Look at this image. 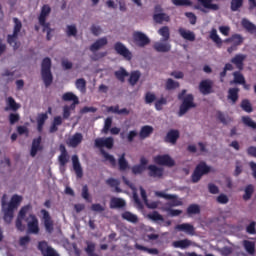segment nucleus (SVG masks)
I'll return each mask as SVG.
<instances>
[{
  "mask_svg": "<svg viewBox=\"0 0 256 256\" xmlns=\"http://www.w3.org/2000/svg\"><path fill=\"white\" fill-rule=\"evenodd\" d=\"M29 211H31V204L23 206L20 209L16 219V229L18 231H25V225H23V221H25L27 223L28 233L37 235L39 233V219H37L35 214H29L27 217Z\"/></svg>",
  "mask_w": 256,
  "mask_h": 256,
  "instance_id": "nucleus-1",
  "label": "nucleus"
},
{
  "mask_svg": "<svg viewBox=\"0 0 256 256\" xmlns=\"http://www.w3.org/2000/svg\"><path fill=\"white\" fill-rule=\"evenodd\" d=\"M5 197H7L6 194H4L2 197V208L4 211V221L6 223H11V221H13V215H14L15 209H17V207H19V205L21 204V201H23V197L15 194L12 196V198L8 204H6V202H5Z\"/></svg>",
  "mask_w": 256,
  "mask_h": 256,
  "instance_id": "nucleus-2",
  "label": "nucleus"
},
{
  "mask_svg": "<svg viewBox=\"0 0 256 256\" xmlns=\"http://www.w3.org/2000/svg\"><path fill=\"white\" fill-rule=\"evenodd\" d=\"M41 76L45 87H50L53 83V74L51 73V58L46 57L42 60Z\"/></svg>",
  "mask_w": 256,
  "mask_h": 256,
  "instance_id": "nucleus-3",
  "label": "nucleus"
},
{
  "mask_svg": "<svg viewBox=\"0 0 256 256\" xmlns=\"http://www.w3.org/2000/svg\"><path fill=\"white\" fill-rule=\"evenodd\" d=\"M108 41L106 37H102L98 40H96L91 46L90 51L93 53L92 60L93 61H99V59H103V57L107 56V52H99L95 53L96 51H99V49H103L105 45H107Z\"/></svg>",
  "mask_w": 256,
  "mask_h": 256,
  "instance_id": "nucleus-4",
  "label": "nucleus"
},
{
  "mask_svg": "<svg viewBox=\"0 0 256 256\" xmlns=\"http://www.w3.org/2000/svg\"><path fill=\"white\" fill-rule=\"evenodd\" d=\"M210 171L211 167L207 166V163L200 162L192 173V183H199V181H201V177H203V175H207Z\"/></svg>",
  "mask_w": 256,
  "mask_h": 256,
  "instance_id": "nucleus-5",
  "label": "nucleus"
},
{
  "mask_svg": "<svg viewBox=\"0 0 256 256\" xmlns=\"http://www.w3.org/2000/svg\"><path fill=\"white\" fill-rule=\"evenodd\" d=\"M195 98L193 97V94H188L183 99L182 104L180 105L178 116L183 117L189 109H195L196 105L195 102H193Z\"/></svg>",
  "mask_w": 256,
  "mask_h": 256,
  "instance_id": "nucleus-6",
  "label": "nucleus"
},
{
  "mask_svg": "<svg viewBox=\"0 0 256 256\" xmlns=\"http://www.w3.org/2000/svg\"><path fill=\"white\" fill-rule=\"evenodd\" d=\"M155 196L166 199V201H171V207H181L183 205V201L175 194H165L163 191H156Z\"/></svg>",
  "mask_w": 256,
  "mask_h": 256,
  "instance_id": "nucleus-7",
  "label": "nucleus"
},
{
  "mask_svg": "<svg viewBox=\"0 0 256 256\" xmlns=\"http://www.w3.org/2000/svg\"><path fill=\"white\" fill-rule=\"evenodd\" d=\"M132 37L137 47H147L151 43V39L141 31H135Z\"/></svg>",
  "mask_w": 256,
  "mask_h": 256,
  "instance_id": "nucleus-8",
  "label": "nucleus"
},
{
  "mask_svg": "<svg viewBox=\"0 0 256 256\" xmlns=\"http://www.w3.org/2000/svg\"><path fill=\"white\" fill-rule=\"evenodd\" d=\"M95 147L97 149H103V147H106V149H113V146L115 145V140L113 137H106V138H97L94 141Z\"/></svg>",
  "mask_w": 256,
  "mask_h": 256,
  "instance_id": "nucleus-9",
  "label": "nucleus"
},
{
  "mask_svg": "<svg viewBox=\"0 0 256 256\" xmlns=\"http://www.w3.org/2000/svg\"><path fill=\"white\" fill-rule=\"evenodd\" d=\"M114 50L118 55H121V57H124L127 61H131L133 58V54H131V51L127 47L124 46L121 42H116L114 44Z\"/></svg>",
  "mask_w": 256,
  "mask_h": 256,
  "instance_id": "nucleus-10",
  "label": "nucleus"
},
{
  "mask_svg": "<svg viewBox=\"0 0 256 256\" xmlns=\"http://www.w3.org/2000/svg\"><path fill=\"white\" fill-rule=\"evenodd\" d=\"M154 163H156L157 165H164L165 167L175 166V160L167 154L157 155L156 157H154Z\"/></svg>",
  "mask_w": 256,
  "mask_h": 256,
  "instance_id": "nucleus-11",
  "label": "nucleus"
},
{
  "mask_svg": "<svg viewBox=\"0 0 256 256\" xmlns=\"http://www.w3.org/2000/svg\"><path fill=\"white\" fill-rule=\"evenodd\" d=\"M38 250L42 253L43 256H59L57 251L53 247L49 246L47 241H40L38 243Z\"/></svg>",
  "mask_w": 256,
  "mask_h": 256,
  "instance_id": "nucleus-12",
  "label": "nucleus"
},
{
  "mask_svg": "<svg viewBox=\"0 0 256 256\" xmlns=\"http://www.w3.org/2000/svg\"><path fill=\"white\" fill-rule=\"evenodd\" d=\"M40 213L47 233H53V219H51V214L45 209H42Z\"/></svg>",
  "mask_w": 256,
  "mask_h": 256,
  "instance_id": "nucleus-13",
  "label": "nucleus"
},
{
  "mask_svg": "<svg viewBox=\"0 0 256 256\" xmlns=\"http://www.w3.org/2000/svg\"><path fill=\"white\" fill-rule=\"evenodd\" d=\"M210 39L217 45L219 49L223 46V43H233V40L231 37L226 38L224 41L219 37V34H217V29L213 28L210 32Z\"/></svg>",
  "mask_w": 256,
  "mask_h": 256,
  "instance_id": "nucleus-14",
  "label": "nucleus"
},
{
  "mask_svg": "<svg viewBox=\"0 0 256 256\" xmlns=\"http://www.w3.org/2000/svg\"><path fill=\"white\" fill-rule=\"evenodd\" d=\"M59 149H60V155L58 156V162H59L60 168H63L69 162V159H70L69 152H67V148L63 144L60 145Z\"/></svg>",
  "mask_w": 256,
  "mask_h": 256,
  "instance_id": "nucleus-15",
  "label": "nucleus"
},
{
  "mask_svg": "<svg viewBox=\"0 0 256 256\" xmlns=\"http://www.w3.org/2000/svg\"><path fill=\"white\" fill-rule=\"evenodd\" d=\"M245 59H247L245 54H236L233 58H231L230 63L235 65L236 69L239 71H243L245 67Z\"/></svg>",
  "mask_w": 256,
  "mask_h": 256,
  "instance_id": "nucleus-16",
  "label": "nucleus"
},
{
  "mask_svg": "<svg viewBox=\"0 0 256 256\" xmlns=\"http://www.w3.org/2000/svg\"><path fill=\"white\" fill-rule=\"evenodd\" d=\"M199 91L202 95H209L213 92V81L202 80L199 84Z\"/></svg>",
  "mask_w": 256,
  "mask_h": 256,
  "instance_id": "nucleus-17",
  "label": "nucleus"
},
{
  "mask_svg": "<svg viewBox=\"0 0 256 256\" xmlns=\"http://www.w3.org/2000/svg\"><path fill=\"white\" fill-rule=\"evenodd\" d=\"M41 141H42L41 136H38L37 138L33 139L31 150H30L31 157H36L39 151H43V145H41Z\"/></svg>",
  "mask_w": 256,
  "mask_h": 256,
  "instance_id": "nucleus-18",
  "label": "nucleus"
},
{
  "mask_svg": "<svg viewBox=\"0 0 256 256\" xmlns=\"http://www.w3.org/2000/svg\"><path fill=\"white\" fill-rule=\"evenodd\" d=\"M148 171L149 177H153L154 179H161L163 177V168H159L156 165H149Z\"/></svg>",
  "mask_w": 256,
  "mask_h": 256,
  "instance_id": "nucleus-19",
  "label": "nucleus"
},
{
  "mask_svg": "<svg viewBox=\"0 0 256 256\" xmlns=\"http://www.w3.org/2000/svg\"><path fill=\"white\" fill-rule=\"evenodd\" d=\"M72 165L76 176L78 177V179H81V177H83V168L81 167V163L79 162V156H72Z\"/></svg>",
  "mask_w": 256,
  "mask_h": 256,
  "instance_id": "nucleus-20",
  "label": "nucleus"
},
{
  "mask_svg": "<svg viewBox=\"0 0 256 256\" xmlns=\"http://www.w3.org/2000/svg\"><path fill=\"white\" fill-rule=\"evenodd\" d=\"M51 15V6L44 4L41 8L40 15L38 16L39 23L44 24L47 21V17Z\"/></svg>",
  "mask_w": 256,
  "mask_h": 256,
  "instance_id": "nucleus-21",
  "label": "nucleus"
},
{
  "mask_svg": "<svg viewBox=\"0 0 256 256\" xmlns=\"http://www.w3.org/2000/svg\"><path fill=\"white\" fill-rule=\"evenodd\" d=\"M177 231H183L186 235H195V227L189 223H183L176 225Z\"/></svg>",
  "mask_w": 256,
  "mask_h": 256,
  "instance_id": "nucleus-22",
  "label": "nucleus"
},
{
  "mask_svg": "<svg viewBox=\"0 0 256 256\" xmlns=\"http://www.w3.org/2000/svg\"><path fill=\"white\" fill-rule=\"evenodd\" d=\"M49 119L47 113H40L38 114L36 121H37V131L38 133H43V127H45V121Z\"/></svg>",
  "mask_w": 256,
  "mask_h": 256,
  "instance_id": "nucleus-23",
  "label": "nucleus"
},
{
  "mask_svg": "<svg viewBox=\"0 0 256 256\" xmlns=\"http://www.w3.org/2000/svg\"><path fill=\"white\" fill-rule=\"evenodd\" d=\"M177 139H179V130L172 129L168 131L164 141L165 143H172V145H175V143H177Z\"/></svg>",
  "mask_w": 256,
  "mask_h": 256,
  "instance_id": "nucleus-24",
  "label": "nucleus"
},
{
  "mask_svg": "<svg viewBox=\"0 0 256 256\" xmlns=\"http://www.w3.org/2000/svg\"><path fill=\"white\" fill-rule=\"evenodd\" d=\"M6 103L7 106L4 108V111H19L21 109V105L11 96L7 98Z\"/></svg>",
  "mask_w": 256,
  "mask_h": 256,
  "instance_id": "nucleus-25",
  "label": "nucleus"
},
{
  "mask_svg": "<svg viewBox=\"0 0 256 256\" xmlns=\"http://www.w3.org/2000/svg\"><path fill=\"white\" fill-rule=\"evenodd\" d=\"M179 35L182 37V39H185V41H195V33L191 32V30H187L185 28H179L178 29Z\"/></svg>",
  "mask_w": 256,
  "mask_h": 256,
  "instance_id": "nucleus-26",
  "label": "nucleus"
},
{
  "mask_svg": "<svg viewBox=\"0 0 256 256\" xmlns=\"http://www.w3.org/2000/svg\"><path fill=\"white\" fill-rule=\"evenodd\" d=\"M153 48L155 51H157V53H169V51H171V44L156 42L154 43Z\"/></svg>",
  "mask_w": 256,
  "mask_h": 256,
  "instance_id": "nucleus-27",
  "label": "nucleus"
},
{
  "mask_svg": "<svg viewBox=\"0 0 256 256\" xmlns=\"http://www.w3.org/2000/svg\"><path fill=\"white\" fill-rule=\"evenodd\" d=\"M153 131V126H142L139 132L140 139H147V137H151V135H153Z\"/></svg>",
  "mask_w": 256,
  "mask_h": 256,
  "instance_id": "nucleus-28",
  "label": "nucleus"
},
{
  "mask_svg": "<svg viewBox=\"0 0 256 256\" xmlns=\"http://www.w3.org/2000/svg\"><path fill=\"white\" fill-rule=\"evenodd\" d=\"M83 141V134L81 133H75L72 138L69 140L70 147H79Z\"/></svg>",
  "mask_w": 256,
  "mask_h": 256,
  "instance_id": "nucleus-29",
  "label": "nucleus"
},
{
  "mask_svg": "<svg viewBox=\"0 0 256 256\" xmlns=\"http://www.w3.org/2000/svg\"><path fill=\"white\" fill-rule=\"evenodd\" d=\"M126 203L125 200L121 198H111L110 200V209H123Z\"/></svg>",
  "mask_w": 256,
  "mask_h": 256,
  "instance_id": "nucleus-30",
  "label": "nucleus"
},
{
  "mask_svg": "<svg viewBox=\"0 0 256 256\" xmlns=\"http://www.w3.org/2000/svg\"><path fill=\"white\" fill-rule=\"evenodd\" d=\"M18 39H19V35L15 34L14 32L13 34H9L7 36V43L11 45V47H13L14 51H17V49H19V44L17 43Z\"/></svg>",
  "mask_w": 256,
  "mask_h": 256,
  "instance_id": "nucleus-31",
  "label": "nucleus"
},
{
  "mask_svg": "<svg viewBox=\"0 0 256 256\" xmlns=\"http://www.w3.org/2000/svg\"><path fill=\"white\" fill-rule=\"evenodd\" d=\"M121 217H122V219H124L125 221H128L129 223H138L139 222V218L137 217V215H135L129 211L123 212Z\"/></svg>",
  "mask_w": 256,
  "mask_h": 256,
  "instance_id": "nucleus-32",
  "label": "nucleus"
},
{
  "mask_svg": "<svg viewBox=\"0 0 256 256\" xmlns=\"http://www.w3.org/2000/svg\"><path fill=\"white\" fill-rule=\"evenodd\" d=\"M75 86L80 93H87V81L84 78L77 79Z\"/></svg>",
  "mask_w": 256,
  "mask_h": 256,
  "instance_id": "nucleus-33",
  "label": "nucleus"
},
{
  "mask_svg": "<svg viewBox=\"0 0 256 256\" xmlns=\"http://www.w3.org/2000/svg\"><path fill=\"white\" fill-rule=\"evenodd\" d=\"M114 75L120 83H125V77H129V72L125 68H120V70L114 72Z\"/></svg>",
  "mask_w": 256,
  "mask_h": 256,
  "instance_id": "nucleus-34",
  "label": "nucleus"
},
{
  "mask_svg": "<svg viewBox=\"0 0 256 256\" xmlns=\"http://www.w3.org/2000/svg\"><path fill=\"white\" fill-rule=\"evenodd\" d=\"M204 9H211L212 11H219V5L211 3L213 0H198Z\"/></svg>",
  "mask_w": 256,
  "mask_h": 256,
  "instance_id": "nucleus-35",
  "label": "nucleus"
},
{
  "mask_svg": "<svg viewBox=\"0 0 256 256\" xmlns=\"http://www.w3.org/2000/svg\"><path fill=\"white\" fill-rule=\"evenodd\" d=\"M173 246L177 249H187V247H191V240L184 239L173 242Z\"/></svg>",
  "mask_w": 256,
  "mask_h": 256,
  "instance_id": "nucleus-36",
  "label": "nucleus"
},
{
  "mask_svg": "<svg viewBox=\"0 0 256 256\" xmlns=\"http://www.w3.org/2000/svg\"><path fill=\"white\" fill-rule=\"evenodd\" d=\"M62 101H72L75 103H79V97H77V95H75L73 92H66L62 95Z\"/></svg>",
  "mask_w": 256,
  "mask_h": 256,
  "instance_id": "nucleus-37",
  "label": "nucleus"
},
{
  "mask_svg": "<svg viewBox=\"0 0 256 256\" xmlns=\"http://www.w3.org/2000/svg\"><path fill=\"white\" fill-rule=\"evenodd\" d=\"M228 99H230L232 103H237L239 99V88H230L228 90Z\"/></svg>",
  "mask_w": 256,
  "mask_h": 256,
  "instance_id": "nucleus-38",
  "label": "nucleus"
},
{
  "mask_svg": "<svg viewBox=\"0 0 256 256\" xmlns=\"http://www.w3.org/2000/svg\"><path fill=\"white\" fill-rule=\"evenodd\" d=\"M118 167H119V171H127V168L129 167V162H127V159H125V153H123L119 157Z\"/></svg>",
  "mask_w": 256,
  "mask_h": 256,
  "instance_id": "nucleus-39",
  "label": "nucleus"
},
{
  "mask_svg": "<svg viewBox=\"0 0 256 256\" xmlns=\"http://www.w3.org/2000/svg\"><path fill=\"white\" fill-rule=\"evenodd\" d=\"M139 79H141V72L139 71L131 72L128 83L133 87L137 85V82L139 81Z\"/></svg>",
  "mask_w": 256,
  "mask_h": 256,
  "instance_id": "nucleus-40",
  "label": "nucleus"
},
{
  "mask_svg": "<svg viewBox=\"0 0 256 256\" xmlns=\"http://www.w3.org/2000/svg\"><path fill=\"white\" fill-rule=\"evenodd\" d=\"M135 247L136 249H138V251H145L150 255H157L159 253V250L157 248H147L141 244H136Z\"/></svg>",
  "mask_w": 256,
  "mask_h": 256,
  "instance_id": "nucleus-41",
  "label": "nucleus"
},
{
  "mask_svg": "<svg viewBox=\"0 0 256 256\" xmlns=\"http://www.w3.org/2000/svg\"><path fill=\"white\" fill-rule=\"evenodd\" d=\"M100 153L104 157L105 161H109L112 167H115V165H117V161L115 160V157H113V155L107 153V151H105L104 149H101Z\"/></svg>",
  "mask_w": 256,
  "mask_h": 256,
  "instance_id": "nucleus-42",
  "label": "nucleus"
},
{
  "mask_svg": "<svg viewBox=\"0 0 256 256\" xmlns=\"http://www.w3.org/2000/svg\"><path fill=\"white\" fill-rule=\"evenodd\" d=\"M233 83H236L237 85H245V76L241 74L239 71L233 72Z\"/></svg>",
  "mask_w": 256,
  "mask_h": 256,
  "instance_id": "nucleus-43",
  "label": "nucleus"
},
{
  "mask_svg": "<svg viewBox=\"0 0 256 256\" xmlns=\"http://www.w3.org/2000/svg\"><path fill=\"white\" fill-rule=\"evenodd\" d=\"M254 191H255V188L253 187L252 184L247 185L244 190L243 200L249 201V199H251V197L253 196Z\"/></svg>",
  "mask_w": 256,
  "mask_h": 256,
  "instance_id": "nucleus-44",
  "label": "nucleus"
},
{
  "mask_svg": "<svg viewBox=\"0 0 256 256\" xmlns=\"http://www.w3.org/2000/svg\"><path fill=\"white\" fill-rule=\"evenodd\" d=\"M243 245L249 255H255V243L249 240H244Z\"/></svg>",
  "mask_w": 256,
  "mask_h": 256,
  "instance_id": "nucleus-45",
  "label": "nucleus"
},
{
  "mask_svg": "<svg viewBox=\"0 0 256 256\" xmlns=\"http://www.w3.org/2000/svg\"><path fill=\"white\" fill-rule=\"evenodd\" d=\"M216 119L220 121V123H223V125H227L231 121V118L221 111L216 112Z\"/></svg>",
  "mask_w": 256,
  "mask_h": 256,
  "instance_id": "nucleus-46",
  "label": "nucleus"
},
{
  "mask_svg": "<svg viewBox=\"0 0 256 256\" xmlns=\"http://www.w3.org/2000/svg\"><path fill=\"white\" fill-rule=\"evenodd\" d=\"M179 87H180L179 82H177L171 78L167 79V81H166V90L167 91H173V89H179Z\"/></svg>",
  "mask_w": 256,
  "mask_h": 256,
  "instance_id": "nucleus-47",
  "label": "nucleus"
},
{
  "mask_svg": "<svg viewBox=\"0 0 256 256\" xmlns=\"http://www.w3.org/2000/svg\"><path fill=\"white\" fill-rule=\"evenodd\" d=\"M201 213V207L197 204H191L187 208V214L188 215H199Z\"/></svg>",
  "mask_w": 256,
  "mask_h": 256,
  "instance_id": "nucleus-48",
  "label": "nucleus"
},
{
  "mask_svg": "<svg viewBox=\"0 0 256 256\" xmlns=\"http://www.w3.org/2000/svg\"><path fill=\"white\" fill-rule=\"evenodd\" d=\"M13 23V33L14 35H19V33H21V29H23V23H21V20H19V18H13Z\"/></svg>",
  "mask_w": 256,
  "mask_h": 256,
  "instance_id": "nucleus-49",
  "label": "nucleus"
},
{
  "mask_svg": "<svg viewBox=\"0 0 256 256\" xmlns=\"http://www.w3.org/2000/svg\"><path fill=\"white\" fill-rule=\"evenodd\" d=\"M158 33L161 35V37H163V41H169V39L171 37V34L169 32V27H167V26L161 27L158 30Z\"/></svg>",
  "mask_w": 256,
  "mask_h": 256,
  "instance_id": "nucleus-50",
  "label": "nucleus"
},
{
  "mask_svg": "<svg viewBox=\"0 0 256 256\" xmlns=\"http://www.w3.org/2000/svg\"><path fill=\"white\" fill-rule=\"evenodd\" d=\"M227 71H233V64L231 63H226L224 68H223V71L220 72V81L221 83H223L225 77H227Z\"/></svg>",
  "mask_w": 256,
  "mask_h": 256,
  "instance_id": "nucleus-51",
  "label": "nucleus"
},
{
  "mask_svg": "<svg viewBox=\"0 0 256 256\" xmlns=\"http://www.w3.org/2000/svg\"><path fill=\"white\" fill-rule=\"evenodd\" d=\"M167 105V98L161 97L160 99L156 100L154 103L156 111H163V106Z\"/></svg>",
  "mask_w": 256,
  "mask_h": 256,
  "instance_id": "nucleus-52",
  "label": "nucleus"
},
{
  "mask_svg": "<svg viewBox=\"0 0 256 256\" xmlns=\"http://www.w3.org/2000/svg\"><path fill=\"white\" fill-rule=\"evenodd\" d=\"M87 247L85 248V252L88 256H99L95 253V243L93 242H86Z\"/></svg>",
  "mask_w": 256,
  "mask_h": 256,
  "instance_id": "nucleus-53",
  "label": "nucleus"
},
{
  "mask_svg": "<svg viewBox=\"0 0 256 256\" xmlns=\"http://www.w3.org/2000/svg\"><path fill=\"white\" fill-rule=\"evenodd\" d=\"M241 108L246 113H253V106L251 105V102H249V100H247V99L242 100Z\"/></svg>",
  "mask_w": 256,
  "mask_h": 256,
  "instance_id": "nucleus-54",
  "label": "nucleus"
},
{
  "mask_svg": "<svg viewBox=\"0 0 256 256\" xmlns=\"http://www.w3.org/2000/svg\"><path fill=\"white\" fill-rule=\"evenodd\" d=\"M243 7V0H231L230 9L231 11H238Z\"/></svg>",
  "mask_w": 256,
  "mask_h": 256,
  "instance_id": "nucleus-55",
  "label": "nucleus"
},
{
  "mask_svg": "<svg viewBox=\"0 0 256 256\" xmlns=\"http://www.w3.org/2000/svg\"><path fill=\"white\" fill-rule=\"evenodd\" d=\"M153 19L156 23H163V21H169V16L165 13L154 14Z\"/></svg>",
  "mask_w": 256,
  "mask_h": 256,
  "instance_id": "nucleus-56",
  "label": "nucleus"
},
{
  "mask_svg": "<svg viewBox=\"0 0 256 256\" xmlns=\"http://www.w3.org/2000/svg\"><path fill=\"white\" fill-rule=\"evenodd\" d=\"M111 125H113V118L111 117L106 118L104 122V127L102 129V133H104V135H107V133H109V130L111 129Z\"/></svg>",
  "mask_w": 256,
  "mask_h": 256,
  "instance_id": "nucleus-57",
  "label": "nucleus"
},
{
  "mask_svg": "<svg viewBox=\"0 0 256 256\" xmlns=\"http://www.w3.org/2000/svg\"><path fill=\"white\" fill-rule=\"evenodd\" d=\"M231 39L235 47H239V45L243 43V36H241V34H233Z\"/></svg>",
  "mask_w": 256,
  "mask_h": 256,
  "instance_id": "nucleus-58",
  "label": "nucleus"
},
{
  "mask_svg": "<svg viewBox=\"0 0 256 256\" xmlns=\"http://www.w3.org/2000/svg\"><path fill=\"white\" fill-rule=\"evenodd\" d=\"M242 123L247 125V127H251L252 129H256V123L249 116L242 117Z\"/></svg>",
  "mask_w": 256,
  "mask_h": 256,
  "instance_id": "nucleus-59",
  "label": "nucleus"
},
{
  "mask_svg": "<svg viewBox=\"0 0 256 256\" xmlns=\"http://www.w3.org/2000/svg\"><path fill=\"white\" fill-rule=\"evenodd\" d=\"M154 101H157V96L154 93L147 92L145 94V103L147 105H151V103H154Z\"/></svg>",
  "mask_w": 256,
  "mask_h": 256,
  "instance_id": "nucleus-60",
  "label": "nucleus"
},
{
  "mask_svg": "<svg viewBox=\"0 0 256 256\" xmlns=\"http://www.w3.org/2000/svg\"><path fill=\"white\" fill-rule=\"evenodd\" d=\"M148 217L151 219V221H165V218H163V215L159 214V212L154 211L151 214H148Z\"/></svg>",
  "mask_w": 256,
  "mask_h": 256,
  "instance_id": "nucleus-61",
  "label": "nucleus"
},
{
  "mask_svg": "<svg viewBox=\"0 0 256 256\" xmlns=\"http://www.w3.org/2000/svg\"><path fill=\"white\" fill-rule=\"evenodd\" d=\"M246 233H248V235H256V222L255 221H252L246 227Z\"/></svg>",
  "mask_w": 256,
  "mask_h": 256,
  "instance_id": "nucleus-62",
  "label": "nucleus"
},
{
  "mask_svg": "<svg viewBox=\"0 0 256 256\" xmlns=\"http://www.w3.org/2000/svg\"><path fill=\"white\" fill-rule=\"evenodd\" d=\"M67 35L68 37H77V27L75 25H68Z\"/></svg>",
  "mask_w": 256,
  "mask_h": 256,
  "instance_id": "nucleus-63",
  "label": "nucleus"
},
{
  "mask_svg": "<svg viewBox=\"0 0 256 256\" xmlns=\"http://www.w3.org/2000/svg\"><path fill=\"white\" fill-rule=\"evenodd\" d=\"M145 167L137 164V165H134L131 170H132V173L133 175H141V173H143L145 171Z\"/></svg>",
  "mask_w": 256,
  "mask_h": 256,
  "instance_id": "nucleus-64",
  "label": "nucleus"
}]
</instances>
